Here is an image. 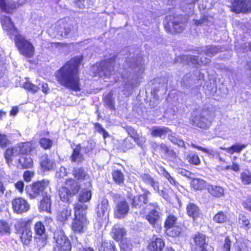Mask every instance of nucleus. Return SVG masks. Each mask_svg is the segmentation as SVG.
Returning <instances> with one entry per match:
<instances>
[{"mask_svg":"<svg viewBox=\"0 0 251 251\" xmlns=\"http://www.w3.org/2000/svg\"><path fill=\"white\" fill-rule=\"evenodd\" d=\"M187 214L193 219H195L200 214L199 207L193 203H189L186 208Z\"/></svg>","mask_w":251,"mask_h":251,"instance_id":"obj_32","label":"nucleus"},{"mask_svg":"<svg viewBox=\"0 0 251 251\" xmlns=\"http://www.w3.org/2000/svg\"><path fill=\"white\" fill-rule=\"evenodd\" d=\"M95 0H76V5L80 8H89L92 5Z\"/></svg>","mask_w":251,"mask_h":251,"instance_id":"obj_46","label":"nucleus"},{"mask_svg":"<svg viewBox=\"0 0 251 251\" xmlns=\"http://www.w3.org/2000/svg\"><path fill=\"white\" fill-rule=\"evenodd\" d=\"M50 196L47 193H44L43 194V199L41 201L39 206L40 210L50 212Z\"/></svg>","mask_w":251,"mask_h":251,"instance_id":"obj_22","label":"nucleus"},{"mask_svg":"<svg viewBox=\"0 0 251 251\" xmlns=\"http://www.w3.org/2000/svg\"><path fill=\"white\" fill-rule=\"evenodd\" d=\"M71 215V209L68 207H66L60 210L57 215V219L61 222L66 221Z\"/></svg>","mask_w":251,"mask_h":251,"instance_id":"obj_26","label":"nucleus"},{"mask_svg":"<svg viewBox=\"0 0 251 251\" xmlns=\"http://www.w3.org/2000/svg\"><path fill=\"white\" fill-rule=\"evenodd\" d=\"M0 19L2 26L4 30L8 31L10 33H12L15 36L16 34L19 33L18 30L15 28L13 23L11 22L9 17L0 15Z\"/></svg>","mask_w":251,"mask_h":251,"instance_id":"obj_18","label":"nucleus"},{"mask_svg":"<svg viewBox=\"0 0 251 251\" xmlns=\"http://www.w3.org/2000/svg\"><path fill=\"white\" fill-rule=\"evenodd\" d=\"M52 144V141L48 138H42L40 140V145L41 147L46 150L50 149Z\"/></svg>","mask_w":251,"mask_h":251,"instance_id":"obj_51","label":"nucleus"},{"mask_svg":"<svg viewBox=\"0 0 251 251\" xmlns=\"http://www.w3.org/2000/svg\"><path fill=\"white\" fill-rule=\"evenodd\" d=\"M109 208L108 200L103 199L97 207V213L98 216L102 220H106L108 217Z\"/></svg>","mask_w":251,"mask_h":251,"instance_id":"obj_17","label":"nucleus"},{"mask_svg":"<svg viewBox=\"0 0 251 251\" xmlns=\"http://www.w3.org/2000/svg\"><path fill=\"white\" fill-rule=\"evenodd\" d=\"M127 132L128 134L130 135V136L134 140L135 138H137L138 134H137L136 131L133 128L131 127L128 128Z\"/></svg>","mask_w":251,"mask_h":251,"instance_id":"obj_64","label":"nucleus"},{"mask_svg":"<svg viewBox=\"0 0 251 251\" xmlns=\"http://www.w3.org/2000/svg\"><path fill=\"white\" fill-rule=\"evenodd\" d=\"M186 159L190 163L194 165H197L200 163V160L199 156L194 154H189L187 155Z\"/></svg>","mask_w":251,"mask_h":251,"instance_id":"obj_53","label":"nucleus"},{"mask_svg":"<svg viewBox=\"0 0 251 251\" xmlns=\"http://www.w3.org/2000/svg\"><path fill=\"white\" fill-rule=\"evenodd\" d=\"M247 147L246 144H236L229 148L221 147L220 149L225 151L227 152L232 154L235 152L240 153L241 151Z\"/></svg>","mask_w":251,"mask_h":251,"instance_id":"obj_30","label":"nucleus"},{"mask_svg":"<svg viewBox=\"0 0 251 251\" xmlns=\"http://www.w3.org/2000/svg\"><path fill=\"white\" fill-rule=\"evenodd\" d=\"M207 189L208 192L213 196L220 197L223 195L224 190L221 187L214 185H208Z\"/></svg>","mask_w":251,"mask_h":251,"instance_id":"obj_34","label":"nucleus"},{"mask_svg":"<svg viewBox=\"0 0 251 251\" xmlns=\"http://www.w3.org/2000/svg\"><path fill=\"white\" fill-rule=\"evenodd\" d=\"M31 223V220L20 219L17 221L16 226L22 228L23 229H25L26 228H30V225Z\"/></svg>","mask_w":251,"mask_h":251,"instance_id":"obj_47","label":"nucleus"},{"mask_svg":"<svg viewBox=\"0 0 251 251\" xmlns=\"http://www.w3.org/2000/svg\"><path fill=\"white\" fill-rule=\"evenodd\" d=\"M239 223L246 229H248L250 227V222L244 215H239Z\"/></svg>","mask_w":251,"mask_h":251,"instance_id":"obj_54","label":"nucleus"},{"mask_svg":"<svg viewBox=\"0 0 251 251\" xmlns=\"http://www.w3.org/2000/svg\"><path fill=\"white\" fill-rule=\"evenodd\" d=\"M22 168H28L33 166V160L29 155H24L19 159Z\"/></svg>","mask_w":251,"mask_h":251,"instance_id":"obj_31","label":"nucleus"},{"mask_svg":"<svg viewBox=\"0 0 251 251\" xmlns=\"http://www.w3.org/2000/svg\"><path fill=\"white\" fill-rule=\"evenodd\" d=\"M81 146L80 144H78L73 149L72 154L71 156V161L74 162L80 163L84 160Z\"/></svg>","mask_w":251,"mask_h":251,"instance_id":"obj_21","label":"nucleus"},{"mask_svg":"<svg viewBox=\"0 0 251 251\" xmlns=\"http://www.w3.org/2000/svg\"><path fill=\"white\" fill-rule=\"evenodd\" d=\"M219 52V49L216 47H209L206 50H205V53L207 55V56H211V55H213L215 54H216Z\"/></svg>","mask_w":251,"mask_h":251,"instance_id":"obj_58","label":"nucleus"},{"mask_svg":"<svg viewBox=\"0 0 251 251\" xmlns=\"http://www.w3.org/2000/svg\"><path fill=\"white\" fill-rule=\"evenodd\" d=\"M129 210V205L126 201H119L115 208L114 216L118 219L124 218Z\"/></svg>","mask_w":251,"mask_h":251,"instance_id":"obj_16","label":"nucleus"},{"mask_svg":"<svg viewBox=\"0 0 251 251\" xmlns=\"http://www.w3.org/2000/svg\"><path fill=\"white\" fill-rule=\"evenodd\" d=\"M164 25L166 30L173 33L180 32L184 28V24L180 23L178 18H175L171 16L166 18Z\"/></svg>","mask_w":251,"mask_h":251,"instance_id":"obj_7","label":"nucleus"},{"mask_svg":"<svg viewBox=\"0 0 251 251\" xmlns=\"http://www.w3.org/2000/svg\"><path fill=\"white\" fill-rule=\"evenodd\" d=\"M91 198V191L87 190H83L79 195L78 201L81 202H84L89 201Z\"/></svg>","mask_w":251,"mask_h":251,"instance_id":"obj_43","label":"nucleus"},{"mask_svg":"<svg viewBox=\"0 0 251 251\" xmlns=\"http://www.w3.org/2000/svg\"><path fill=\"white\" fill-rule=\"evenodd\" d=\"M231 242L228 237H226L222 251H230Z\"/></svg>","mask_w":251,"mask_h":251,"instance_id":"obj_61","label":"nucleus"},{"mask_svg":"<svg viewBox=\"0 0 251 251\" xmlns=\"http://www.w3.org/2000/svg\"><path fill=\"white\" fill-rule=\"evenodd\" d=\"M227 220L226 215L222 211H220L215 215L213 218L214 222L217 223H223L226 222Z\"/></svg>","mask_w":251,"mask_h":251,"instance_id":"obj_48","label":"nucleus"},{"mask_svg":"<svg viewBox=\"0 0 251 251\" xmlns=\"http://www.w3.org/2000/svg\"><path fill=\"white\" fill-rule=\"evenodd\" d=\"M191 146L194 148H196L199 150H201L206 153H207L209 156L214 157L215 156H219V152L215 151L213 150H208L206 148H204L201 146H197L194 144H192Z\"/></svg>","mask_w":251,"mask_h":251,"instance_id":"obj_42","label":"nucleus"},{"mask_svg":"<svg viewBox=\"0 0 251 251\" xmlns=\"http://www.w3.org/2000/svg\"><path fill=\"white\" fill-rule=\"evenodd\" d=\"M243 184L248 185L251 183V174L249 171L244 172L241 174Z\"/></svg>","mask_w":251,"mask_h":251,"instance_id":"obj_49","label":"nucleus"},{"mask_svg":"<svg viewBox=\"0 0 251 251\" xmlns=\"http://www.w3.org/2000/svg\"><path fill=\"white\" fill-rule=\"evenodd\" d=\"M55 241L54 249L61 251H70L71 246L70 242L62 230H57L54 233Z\"/></svg>","mask_w":251,"mask_h":251,"instance_id":"obj_5","label":"nucleus"},{"mask_svg":"<svg viewBox=\"0 0 251 251\" xmlns=\"http://www.w3.org/2000/svg\"><path fill=\"white\" fill-rule=\"evenodd\" d=\"M134 141L139 146H142L146 142V138L143 136H139L138 135L137 138H135Z\"/></svg>","mask_w":251,"mask_h":251,"instance_id":"obj_63","label":"nucleus"},{"mask_svg":"<svg viewBox=\"0 0 251 251\" xmlns=\"http://www.w3.org/2000/svg\"><path fill=\"white\" fill-rule=\"evenodd\" d=\"M194 241L197 246L203 248L206 244V236L205 235L198 233L194 237Z\"/></svg>","mask_w":251,"mask_h":251,"instance_id":"obj_39","label":"nucleus"},{"mask_svg":"<svg viewBox=\"0 0 251 251\" xmlns=\"http://www.w3.org/2000/svg\"><path fill=\"white\" fill-rule=\"evenodd\" d=\"M168 135L169 139L170 140L171 142H172L175 144L178 145L179 147H183L185 149L186 148L185 146L184 142L182 140L177 139L176 137L175 136L173 135H170L169 134Z\"/></svg>","mask_w":251,"mask_h":251,"instance_id":"obj_52","label":"nucleus"},{"mask_svg":"<svg viewBox=\"0 0 251 251\" xmlns=\"http://www.w3.org/2000/svg\"><path fill=\"white\" fill-rule=\"evenodd\" d=\"M42 168L44 171H49L53 169L54 163L50 160L47 156H43L40 163Z\"/></svg>","mask_w":251,"mask_h":251,"instance_id":"obj_35","label":"nucleus"},{"mask_svg":"<svg viewBox=\"0 0 251 251\" xmlns=\"http://www.w3.org/2000/svg\"><path fill=\"white\" fill-rule=\"evenodd\" d=\"M154 209L151 210L146 216V219L149 223L153 226L155 225L161 217L160 209L156 202L150 203Z\"/></svg>","mask_w":251,"mask_h":251,"instance_id":"obj_14","label":"nucleus"},{"mask_svg":"<svg viewBox=\"0 0 251 251\" xmlns=\"http://www.w3.org/2000/svg\"><path fill=\"white\" fill-rule=\"evenodd\" d=\"M15 43L20 54L27 58L32 57L34 54L35 49L29 40L26 38L20 33L15 36Z\"/></svg>","mask_w":251,"mask_h":251,"instance_id":"obj_2","label":"nucleus"},{"mask_svg":"<svg viewBox=\"0 0 251 251\" xmlns=\"http://www.w3.org/2000/svg\"><path fill=\"white\" fill-rule=\"evenodd\" d=\"M75 217L82 218L86 217L87 205L84 203H76L74 206Z\"/></svg>","mask_w":251,"mask_h":251,"instance_id":"obj_23","label":"nucleus"},{"mask_svg":"<svg viewBox=\"0 0 251 251\" xmlns=\"http://www.w3.org/2000/svg\"><path fill=\"white\" fill-rule=\"evenodd\" d=\"M81 61L80 58H74L55 73L56 80L61 86L75 92L80 90L78 68Z\"/></svg>","mask_w":251,"mask_h":251,"instance_id":"obj_1","label":"nucleus"},{"mask_svg":"<svg viewBox=\"0 0 251 251\" xmlns=\"http://www.w3.org/2000/svg\"><path fill=\"white\" fill-rule=\"evenodd\" d=\"M33 176V173L29 171H25L24 174V179L26 181H30Z\"/></svg>","mask_w":251,"mask_h":251,"instance_id":"obj_62","label":"nucleus"},{"mask_svg":"<svg viewBox=\"0 0 251 251\" xmlns=\"http://www.w3.org/2000/svg\"><path fill=\"white\" fill-rule=\"evenodd\" d=\"M14 212L21 214L26 212L29 209L30 205L26 200L22 198L14 199L12 201Z\"/></svg>","mask_w":251,"mask_h":251,"instance_id":"obj_8","label":"nucleus"},{"mask_svg":"<svg viewBox=\"0 0 251 251\" xmlns=\"http://www.w3.org/2000/svg\"><path fill=\"white\" fill-rule=\"evenodd\" d=\"M150 131L152 136L164 139L171 130L166 126H153L150 129Z\"/></svg>","mask_w":251,"mask_h":251,"instance_id":"obj_20","label":"nucleus"},{"mask_svg":"<svg viewBox=\"0 0 251 251\" xmlns=\"http://www.w3.org/2000/svg\"><path fill=\"white\" fill-rule=\"evenodd\" d=\"M67 172L66 169L64 167H60L59 171L57 172L56 176L57 177H63L67 176Z\"/></svg>","mask_w":251,"mask_h":251,"instance_id":"obj_60","label":"nucleus"},{"mask_svg":"<svg viewBox=\"0 0 251 251\" xmlns=\"http://www.w3.org/2000/svg\"><path fill=\"white\" fill-rule=\"evenodd\" d=\"M113 238L116 240H120L126 235V231L125 229L120 227L118 225L113 226L112 230Z\"/></svg>","mask_w":251,"mask_h":251,"instance_id":"obj_28","label":"nucleus"},{"mask_svg":"<svg viewBox=\"0 0 251 251\" xmlns=\"http://www.w3.org/2000/svg\"><path fill=\"white\" fill-rule=\"evenodd\" d=\"M35 233L34 239L39 247H44L47 242V235L45 231V227L41 222H37L34 226Z\"/></svg>","mask_w":251,"mask_h":251,"instance_id":"obj_6","label":"nucleus"},{"mask_svg":"<svg viewBox=\"0 0 251 251\" xmlns=\"http://www.w3.org/2000/svg\"><path fill=\"white\" fill-rule=\"evenodd\" d=\"M88 221L86 217H75L72 223V229L75 233H82L87 229Z\"/></svg>","mask_w":251,"mask_h":251,"instance_id":"obj_11","label":"nucleus"},{"mask_svg":"<svg viewBox=\"0 0 251 251\" xmlns=\"http://www.w3.org/2000/svg\"><path fill=\"white\" fill-rule=\"evenodd\" d=\"M9 140L6 135L0 133V147L5 148L9 144Z\"/></svg>","mask_w":251,"mask_h":251,"instance_id":"obj_55","label":"nucleus"},{"mask_svg":"<svg viewBox=\"0 0 251 251\" xmlns=\"http://www.w3.org/2000/svg\"><path fill=\"white\" fill-rule=\"evenodd\" d=\"M81 150L82 152L87 153L89 151H92L95 146L94 142L92 140L84 141L81 144Z\"/></svg>","mask_w":251,"mask_h":251,"instance_id":"obj_40","label":"nucleus"},{"mask_svg":"<svg viewBox=\"0 0 251 251\" xmlns=\"http://www.w3.org/2000/svg\"><path fill=\"white\" fill-rule=\"evenodd\" d=\"M208 115L207 111H203L201 114L196 116L192 120L193 125L201 128H208L211 124V121L207 117Z\"/></svg>","mask_w":251,"mask_h":251,"instance_id":"obj_10","label":"nucleus"},{"mask_svg":"<svg viewBox=\"0 0 251 251\" xmlns=\"http://www.w3.org/2000/svg\"><path fill=\"white\" fill-rule=\"evenodd\" d=\"M150 194L151 193L148 190H146L144 194L135 197L131 202L132 206L137 208L147 204L148 202V195Z\"/></svg>","mask_w":251,"mask_h":251,"instance_id":"obj_19","label":"nucleus"},{"mask_svg":"<svg viewBox=\"0 0 251 251\" xmlns=\"http://www.w3.org/2000/svg\"><path fill=\"white\" fill-rule=\"evenodd\" d=\"M48 184L49 181L45 180L34 183L31 186V190L29 193L30 197H36L46 189Z\"/></svg>","mask_w":251,"mask_h":251,"instance_id":"obj_15","label":"nucleus"},{"mask_svg":"<svg viewBox=\"0 0 251 251\" xmlns=\"http://www.w3.org/2000/svg\"><path fill=\"white\" fill-rule=\"evenodd\" d=\"M143 181L146 184H150L155 191L159 192L158 182L148 174H144L142 176Z\"/></svg>","mask_w":251,"mask_h":251,"instance_id":"obj_29","label":"nucleus"},{"mask_svg":"<svg viewBox=\"0 0 251 251\" xmlns=\"http://www.w3.org/2000/svg\"><path fill=\"white\" fill-rule=\"evenodd\" d=\"M32 231L30 228H26L25 229H23L20 238L22 243L26 245H28L32 240Z\"/></svg>","mask_w":251,"mask_h":251,"instance_id":"obj_27","label":"nucleus"},{"mask_svg":"<svg viewBox=\"0 0 251 251\" xmlns=\"http://www.w3.org/2000/svg\"><path fill=\"white\" fill-rule=\"evenodd\" d=\"M15 150L17 151V154H24L30 151L31 148L29 143H22L17 146H15Z\"/></svg>","mask_w":251,"mask_h":251,"instance_id":"obj_36","label":"nucleus"},{"mask_svg":"<svg viewBox=\"0 0 251 251\" xmlns=\"http://www.w3.org/2000/svg\"><path fill=\"white\" fill-rule=\"evenodd\" d=\"M114 58H112L109 61L101 62L98 67L99 75L109 77L114 71Z\"/></svg>","mask_w":251,"mask_h":251,"instance_id":"obj_12","label":"nucleus"},{"mask_svg":"<svg viewBox=\"0 0 251 251\" xmlns=\"http://www.w3.org/2000/svg\"><path fill=\"white\" fill-rule=\"evenodd\" d=\"M104 104L110 109H114V100L113 99V94L109 93L104 99Z\"/></svg>","mask_w":251,"mask_h":251,"instance_id":"obj_45","label":"nucleus"},{"mask_svg":"<svg viewBox=\"0 0 251 251\" xmlns=\"http://www.w3.org/2000/svg\"><path fill=\"white\" fill-rule=\"evenodd\" d=\"M11 225L4 220H0V234L1 235H9L11 233Z\"/></svg>","mask_w":251,"mask_h":251,"instance_id":"obj_37","label":"nucleus"},{"mask_svg":"<svg viewBox=\"0 0 251 251\" xmlns=\"http://www.w3.org/2000/svg\"><path fill=\"white\" fill-rule=\"evenodd\" d=\"M176 222V218L173 215H170L167 218L165 227L166 228L167 234L172 236H177L180 231L178 228L175 227Z\"/></svg>","mask_w":251,"mask_h":251,"instance_id":"obj_13","label":"nucleus"},{"mask_svg":"<svg viewBox=\"0 0 251 251\" xmlns=\"http://www.w3.org/2000/svg\"><path fill=\"white\" fill-rule=\"evenodd\" d=\"M16 7V5L13 2L0 0V9L2 12L11 13Z\"/></svg>","mask_w":251,"mask_h":251,"instance_id":"obj_25","label":"nucleus"},{"mask_svg":"<svg viewBox=\"0 0 251 251\" xmlns=\"http://www.w3.org/2000/svg\"><path fill=\"white\" fill-rule=\"evenodd\" d=\"M163 240L159 238H156L149 245V249L151 251H161L164 247Z\"/></svg>","mask_w":251,"mask_h":251,"instance_id":"obj_24","label":"nucleus"},{"mask_svg":"<svg viewBox=\"0 0 251 251\" xmlns=\"http://www.w3.org/2000/svg\"><path fill=\"white\" fill-rule=\"evenodd\" d=\"M193 187L196 190H200L205 186V182L202 179L194 178L191 182Z\"/></svg>","mask_w":251,"mask_h":251,"instance_id":"obj_44","label":"nucleus"},{"mask_svg":"<svg viewBox=\"0 0 251 251\" xmlns=\"http://www.w3.org/2000/svg\"><path fill=\"white\" fill-rule=\"evenodd\" d=\"M113 178L114 180L118 184L123 182L124 176L123 174L120 171H115L113 174Z\"/></svg>","mask_w":251,"mask_h":251,"instance_id":"obj_50","label":"nucleus"},{"mask_svg":"<svg viewBox=\"0 0 251 251\" xmlns=\"http://www.w3.org/2000/svg\"><path fill=\"white\" fill-rule=\"evenodd\" d=\"M163 175L170 182V183L171 184L174 185H176V180L173 177H172L171 175L165 170H163Z\"/></svg>","mask_w":251,"mask_h":251,"instance_id":"obj_59","label":"nucleus"},{"mask_svg":"<svg viewBox=\"0 0 251 251\" xmlns=\"http://www.w3.org/2000/svg\"><path fill=\"white\" fill-rule=\"evenodd\" d=\"M80 189L77 182L72 179H68L65 187H62L59 191L60 200L64 202H68L70 198L76 194Z\"/></svg>","mask_w":251,"mask_h":251,"instance_id":"obj_4","label":"nucleus"},{"mask_svg":"<svg viewBox=\"0 0 251 251\" xmlns=\"http://www.w3.org/2000/svg\"><path fill=\"white\" fill-rule=\"evenodd\" d=\"M75 177L79 180L87 179L88 175L82 168H75L74 170Z\"/></svg>","mask_w":251,"mask_h":251,"instance_id":"obj_38","label":"nucleus"},{"mask_svg":"<svg viewBox=\"0 0 251 251\" xmlns=\"http://www.w3.org/2000/svg\"><path fill=\"white\" fill-rule=\"evenodd\" d=\"M56 26L58 34L64 37L74 34L77 30L76 24L69 19L59 20Z\"/></svg>","mask_w":251,"mask_h":251,"instance_id":"obj_3","label":"nucleus"},{"mask_svg":"<svg viewBox=\"0 0 251 251\" xmlns=\"http://www.w3.org/2000/svg\"><path fill=\"white\" fill-rule=\"evenodd\" d=\"M232 10L236 13L251 11V0H233Z\"/></svg>","mask_w":251,"mask_h":251,"instance_id":"obj_9","label":"nucleus"},{"mask_svg":"<svg viewBox=\"0 0 251 251\" xmlns=\"http://www.w3.org/2000/svg\"><path fill=\"white\" fill-rule=\"evenodd\" d=\"M190 59H192L193 63L194 64L198 63L199 64H201L203 65H206L210 62L209 59L206 58H205L203 60L201 59V60H199L198 57L194 56L193 57V59L192 58V57H190Z\"/></svg>","mask_w":251,"mask_h":251,"instance_id":"obj_57","label":"nucleus"},{"mask_svg":"<svg viewBox=\"0 0 251 251\" xmlns=\"http://www.w3.org/2000/svg\"><path fill=\"white\" fill-rule=\"evenodd\" d=\"M16 151H17L15 150V147H14L11 149H7L4 152V158L9 166H10L12 163L13 157L18 155L17 154Z\"/></svg>","mask_w":251,"mask_h":251,"instance_id":"obj_33","label":"nucleus"},{"mask_svg":"<svg viewBox=\"0 0 251 251\" xmlns=\"http://www.w3.org/2000/svg\"><path fill=\"white\" fill-rule=\"evenodd\" d=\"M25 80L26 81L23 84V87L33 93L37 92L39 88L30 82L28 78H26Z\"/></svg>","mask_w":251,"mask_h":251,"instance_id":"obj_41","label":"nucleus"},{"mask_svg":"<svg viewBox=\"0 0 251 251\" xmlns=\"http://www.w3.org/2000/svg\"><path fill=\"white\" fill-rule=\"evenodd\" d=\"M95 127L96 128V130L100 132V133H101L103 135V138H105L106 137H108L109 136V134L108 132L105 130V129H104L101 125H100L99 123H96L95 125Z\"/></svg>","mask_w":251,"mask_h":251,"instance_id":"obj_56","label":"nucleus"}]
</instances>
